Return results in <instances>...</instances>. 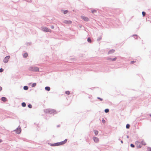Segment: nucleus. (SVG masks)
Here are the masks:
<instances>
[{
	"instance_id": "1",
	"label": "nucleus",
	"mask_w": 151,
	"mask_h": 151,
	"mask_svg": "<svg viewBox=\"0 0 151 151\" xmlns=\"http://www.w3.org/2000/svg\"><path fill=\"white\" fill-rule=\"evenodd\" d=\"M29 70L30 71L34 72L39 71V68L38 67L34 66H31L29 68Z\"/></svg>"
},
{
	"instance_id": "2",
	"label": "nucleus",
	"mask_w": 151,
	"mask_h": 151,
	"mask_svg": "<svg viewBox=\"0 0 151 151\" xmlns=\"http://www.w3.org/2000/svg\"><path fill=\"white\" fill-rule=\"evenodd\" d=\"M45 112L46 113H48L50 114L53 113L55 114V113H56V111L53 109H47L45 111Z\"/></svg>"
},
{
	"instance_id": "3",
	"label": "nucleus",
	"mask_w": 151,
	"mask_h": 151,
	"mask_svg": "<svg viewBox=\"0 0 151 151\" xmlns=\"http://www.w3.org/2000/svg\"><path fill=\"white\" fill-rule=\"evenodd\" d=\"M21 130L20 127L19 126L16 129L14 130V131H15L16 133L17 134H19L21 133Z\"/></svg>"
},
{
	"instance_id": "4",
	"label": "nucleus",
	"mask_w": 151,
	"mask_h": 151,
	"mask_svg": "<svg viewBox=\"0 0 151 151\" xmlns=\"http://www.w3.org/2000/svg\"><path fill=\"white\" fill-rule=\"evenodd\" d=\"M43 31L47 32H51L52 30L50 29L47 27H43L42 28Z\"/></svg>"
},
{
	"instance_id": "5",
	"label": "nucleus",
	"mask_w": 151,
	"mask_h": 151,
	"mask_svg": "<svg viewBox=\"0 0 151 151\" xmlns=\"http://www.w3.org/2000/svg\"><path fill=\"white\" fill-rule=\"evenodd\" d=\"M10 56H7L5 57L3 60V62L5 63H6L8 61L9 59V58Z\"/></svg>"
},
{
	"instance_id": "6",
	"label": "nucleus",
	"mask_w": 151,
	"mask_h": 151,
	"mask_svg": "<svg viewBox=\"0 0 151 151\" xmlns=\"http://www.w3.org/2000/svg\"><path fill=\"white\" fill-rule=\"evenodd\" d=\"M135 144L136 147L138 148H140L141 147V146L140 144V142L138 141H137L135 142Z\"/></svg>"
},
{
	"instance_id": "7",
	"label": "nucleus",
	"mask_w": 151,
	"mask_h": 151,
	"mask_svg": "<svg viewBox=\"0 0 151 151\" xmlns=\"http://www.w3.org/2000/svg\"><path fill=\"white\" fill-rule=\"evenodd\" d=\"M50 145L52 146H56L60 145V142H58L53 144H50Z\"/></svg>"
},
{
	"instance_id": "8",
	"label": "nucleus",
	"mask_w": 151,
	"mask_h": 151,
	"mask_svg": "<svg viewBox=\"0 0 151 151\" xmlns=\"http://www.w3.org/2000/svg\"><path fill=\"white\" fill-rule=\"evenodd\" d=\"M81 18L82 19L86 22H88L89 20V19L88 18L84 17V16H81Z\"/></svg>"
},
{
	"instance_id": "9",
	"label": "nucleus",
	"mask_w": 151,
	"mask_h": 151,
	"mask_svg": "<svg viewBox=\"0 0 151 151\" xmlns=\"http://www.w3.org/2000/svg\"><path fill=\"white\" fill-rule=\"evenodd\" d=\"M67 140V139H65L64 141L60 142V145H62L65 144L66 143Z\"/></svg>"
},
{
	"instance_id": "10",
	"label": "nucleus",
	"mask_w": 151,
	"mask_h": 151,
	"mask_svg": "<svg viewBox=\"0 0 151 151\" xmlns=\"http://www.w3.org/2000/svg\"><path fill=\"white\" fill-rule=\"evenodd\" d=\"M93 140L96 143H98L99 142V139L97 137H94L93 138Z\"/></svg>"
},
{
	"instance_id": "11",
	"label": "nucleus",
	"mask_w": 151,
	"mask_h": 151,
	"mask_svg": "<svg viewBox=\"0 0 151 151\" xmlns=\"http://www.w3.org/2000/svg\"><path fill=\"white\" fill-rule=\"evenodd\" d=\"M117 59L116 57H115L114 58H111L109 57H108L107 58V60H111L112 61H115Z\"/></svg>"
},
{
	"instance_id": "12",
	"label": "nucleus",
	"mask_w": 151,
	"mask_h": 151,
	"mask_svg": "<svg viewBox=\"0 0 151 151\" xmlns=\"http://www.w3.org/2000/svg\"><path fill=\"white\" fill-rule=\"evenodd\" d=\"M115 52V50L114 49H112L110 50L108 52V54H110L113 53Z\"/></svg>"
},
{
	"instance_id": "13",
	"label": "nucleus",
	"mask_w": 151,
	"mask_h": 151,
	"mask_svg": "<svg viewBox=\"0 0 151 151\" xmlns=\"http://www.w3.org/2000/svg\"><path fill=\"white\" fill-rule=\"evenodd\" d=\"M1 100L2 101L5 102L7 101V99L4 97H2L1 98Z\"/></svg>"
},
{
	"instance_id": "14",
	"label": "nucleus",
	"mask_w": 151,
	"mask_h": 151,
	"mask_svg": "<svg viewBox=\"0 0 151 151\" xmlns=\"http://www.w3.org/2000/svg\"><path fill=\"white\" fill-rule=\"evenodd\" d=\"M64 23L67 24H70L72 23V22L71 21H67V20H65L64 22Z\"/></svg>"
},
{
	"instance_id": "15",
	"label": "nucleus",
	"mask_w": 151,
	"mask_h": 151,
	"mask_svg": "<svg viewBox=\"0 0 151 151\" xmlns=\"http://www.w3.org/2000/svg\"><path fill=\"white\" fill-rule=\"evenodd\" d=\"M45 89L46 91H49L50 90V87L46 86L45 87Z\"/></svg>"
},
{
	"instance_id": "16",
	"label": "nucleus",
	"mask_w": 151,
	"mask_h": 151,
	"mask_svg": "<svg viewBox=\"0 0 151 151\" xmlns=\"http://www.w3.org/2000/svg\"><path fill=\"white\" fill-rule=\"evenodd\" d=\"M28 56V54L27 53H25L23 55V57L26 58Z\"/></svg>"
},
{
	"instance_id": "17",
	"label": "nucleus",
	"mask_w": 151,
	"mask_h": 151,
	"mask_svg": "<svg viewBox=\"0 0 151 151\" xmlns=\"http://www.w3.org/2000/svg\"><path fill=\"white\" fill-rule=\"evenodd\" d=\"M133 36H134V38H135V39H137V38L139 37V38H140L139 37H138V36L137 35H133Z\"/></svg>"
},
{
	"instance_id": "18",
	"label": "nucleus",
	"mask_w": 151,
	"mask_h": 151,
	"mask_svg": "<svg viewBox=\"0 0 151 151\" xmlns=\"http://www.w3.org/2000/svg\"><path fill=\"white\" fill-rule=\"evenodd\" d=\"M93 132L95 133V134L96 135H97L98 134V133H99V132L98 131L95 130H94Z\"/></svg>"
},
{
	"instance_id": "19",
	"label": "nucleus",
	"mask_w": 151,
	"mask_h": 151,
	"mask_svg": "<svg viewBox=\"0 0 151 151\" xmlns=\"http://www.w3.org/2000/svg\"><path fill=\"white\" fill-rule=\"evenodd\" d=\"M87 41L88 42L91 43L92 42L91 40L90 37H88L87 39Z\"/></svg>"
},
{
	"instance_id": "20",
	"label": "nucleus",
	"mask_w": 151,
	"mask_h": 151,
	"mask_svg": "<svg viewBox=\"0 0 151 151\" xmlns=\"http://www.w3.org/2000/svg\"><path fill=\"white\" fill-rule=\"evenodd\" d=\"M22 106L23 107H25L26 106V104L25 102H22L21 104Z\"/></svg>"
},
{
	"instance_id": "21",
	"label": "nucleus",
	"mask_w": 151,
	"mask_h": 151,
	"mask_svg": "<svg viewBox=\"0 0 151 151\" xmlns=\"http://www.w3.org/2000/svg\"><path fill=\"white\" fill-rule=\"evenodd\" d=\"M23 89L25 90H27L28 89V87L27 86H24L23 87Z\"/></svg>"
},
{
	"instance_id": "22",
	"label": "nucleus",
	"mask_w": 151,
	"mask_h": 151,
	"mask_svg": "<svg viewBox=\"0 0 151 151\" xmlns=\"http://www.w3.org/2000/svg\"><path fill=\"white\" fill-rule=\"evenodd\" d=\"M130 127V125L129 124H126V128L127 129H129V128Z\"/></svg>"
},
{
	"instance_id": "23",
	"label": "nucleus",
	"mask_w": 151,
	"mask_h": 151,
	"mask_svg": "<svg viewBox=\"0 0 151 151\" xmlns=\"http://www.w3.org/2000/svg\"><path fill=\"white\" fill-rule=\"evenodd\" d=\"M104 111L106 113H108L109 111V109H105Z\"/></svg>"
},
{
	"instance_id": "24",
	"label": "nucleus",
	"mask_w": 151,
	"mask_h": 151,
	"mask_svg": "<svg viewBox=\"0 0 151 151\" xmlns=\"http://www.w3.org/2000/svg\"><path fill=\"white\" fill-rule=\"evenodd\" d=\"M102 39V37L101 36H99V37L97 39V40L98 41H100V40Z\"/></svg>"
},
{
	"instance_id": "25",
	"label": "nucleus",
	"mask_w": 151,
	"mask_h": 151,
	"mask_svg": "<svg viewBox=\"0 0 151 151\" xmlns=\"http://www.w3.org/2000/svg\"><path fill=\"white\" fill-rule=\"evenodd\" d=\"M96 12H97V11L96 10L93 9V10H91V12L93 14L96 13Z\"/></svg>"
},
{
	"instance_id": "26",
	"label": "nucleus",
	"mask_w": 151,
	"mask_h": 151,
	"mask_svg": "<svg viewBox=\"0 0 151 151\" xmlns=\"http://www.w3.org/2000/svg\"><path fill=\"white\" fill-rule=\"evenodd\" d=\"M36 84H37L35 83H33L32 85V87H35L36 85Z\"/></svg>"
},
{
	"instance_id": "27",
	"label": "nucleus",
	"mask_w": 151,
	"mask_h": 151,
	"mask_svg": "<svg viewBox=\"0 0 151 151\" xmlns=\"http://www.w3.org/2000/svg\"><path fill=\"white\" fill-rule=\"evenodd\" d=\"M141 143L142 145H146L145 143L143 141H141Z\"/></svg>"
},
{
	"instance_id": "28",
	"label": "nucleus",
	"mask_w": 151,
	"mask_h": 151,
	"mask_svg": "<svg viewBox=\"0 0 151 151\" xmlns=\"http://www.w3.org/2000/svg\"><path fill=\"white\" fill-rule=\"evenodd\" d=\"M65 93L67 95H69L70 93V91H66L65 92Z\"/></svg>"
},
{
	"instance_id": "29",
	"label": "nucleus",
	"mask_w": 151,
	"mask_h": 151,
	"mask_svg": "<svg viewBox=\"0 0 151 151\" xmlns=\"http://www.w3.org/2000/svg\"><path fill=\"white\" fill-rule=\"evenodd\" d=\"M27 106L29 108H31L32 107V105L30 104H29Z\"/></svg>"
},
{
	"instance_id": "30",
	"label": "nucleus",
	"mask_w": 151,
	"mask_h": 151,
	"mask_svg": "<svg viewBox=\"0 0 151 151\" xmlns=\"http://www.w3.org/2000/svg\"><path fill=\"white\" fill-rule=\"evenodd\" d=\"M142 16L143 17H144L146 14V13L144 11L142 12Z\"/></svg>"
},
{
	"instance_id": "31",
	"label": "nucleus",
	"mask_w": 151,
	"mask_h": 151,
	"mask_svg": "<svg viewBox=\"0 0 151 151\" xmlns=\"http://www.w3.org/2000/svg\"><path fill=\"white\" fill-rule=\"evenodd\" d=\"M68 11L67 10H65L64 11L63 14H66L68 12Z\"/></svg>"
},
{
	"instance_id": "32",
	"label": "nucleus",
	"mask_w": 151,
	"mask_h": 151,
	"mask_svg": "<svg viewBox=\"0 0 151 151\" xmlns=\"http://www.w3.org/2000/svg\"><path fill=\"white\" fill-rule=\"evenodd\" d=\"M130 145L132 147H135V145L133 144H131Z\"/></svg>"
},
{
	"instance_id": "33",
	"label": "nucleus",
	"mask_w": 151,
	"mask_h": 151,
	"mask_svg": "<svg viewBox=\"0 0 151 151\" xmlns=\"http://www.w3.org/2000/svg\"><path fill=\"white\" fill-rule=\"evenodd\" d=\"M97 99H99L101 101H103V99L99 97H97Z\"/></svg>"
},
{
	"instance_id": "34",
	"label": "nucleus",
	"mask_w": 151,
	"mask_h": 151,
	"mask_svg": "<svg viewBox=\"0 0 151 151\" xmlns=\"http://www.w3.org/2000/svg\"><path fill=\"white\" fill-rule=\"evenodd\" d=\"M136 62L135 61H132L131 62H130V64H133L134 63H135Z\"/></svg>"
},
{
	"instance_id": "35",
	"label": "nucleus",
	"mask_w": 151,
	"mask_h": 151,
	"mask_svg": "<svg viewBox=\"0 0 151 151\" xmlns=\"http://www.w3.org/2000/svg\"><path fill=\"white\" fill-rule=\"evenodd\" d=\"M148 151H151V147H148L147 148Z\"/></svg>"
},
{
	"instance_id": "36",
	"label": "nucleus",
	"mask_w": 151,
	"mask_h": 151,
	"mask_svg": "<svg viewBox=\"0 0 151 151\" xmlns=\"http://www.w3.org/2000/svg\"><path fill=\"white\" fill-rule=\"evenodd\" d=\"M4 70L2 68H1L0 69V72H2Z\"/></svg>"
},
{
	"instance_id": "37",
	"label": "nucleus",
	"mask_w": 151,
	"mask_h": 151,
	"mask_svg": "<svg viewBox=\"0 0 151 151\" xmlns=\"http://www.w3.org/2000/svg\"><path fill=\"white\" fill-rule=\"evenodd\" d=\"M102 123H103V124H104L106 122V121H105V120H104V119H102Z\"/></svg>"
},
{
	"instance_id": "38",
	"label": "nucleus",
	"mask_w": 151,
	"mask_h": 151,
	"mask_svg": "<svg viewBox=\"0 0 151 151\" xmlns=\"http://www.w3.org/2000/svg\"><path fill=\"white\" fill-rule=\"evenodd\" d=\"M50 27L52 29H53L54 28V27L53 25L51 26Z\"/></svg>"
},
{
	"instance_id": "39",
	"label": "nucleus",
	"mask_w": 151,
	"mask_h": 151,
	"mask_svg": "<svg viewBox=\"0 0 151 151\" xmlns=\"http://www.w3.org/2000/svg\"><path fill=\"white\" fill-rule=\"evenodd\" d=\"M2 88L0 86V91L2 90Z\"/></svg>"
},
{
	"instance_id": "40",
	"label": "nucleus",
	"mask_w": 151,
	"mask_h": 151,
	"mask_svg": "<svg viewBox=\"0 0 151 151\" xmlns=\"http://www.w3.org/2000/svg\"><path fill=\"white\" fill-rule=\"evenodd\" d=\"M2 142V139H0V143L1 142Z\"/></svg>"
},
{
	"instance_id": "41",
	"label": "nucleus",
	"mask_w": 151,
	"mask_h": 151,
	"mask_svg": "<svg viewBox=\"0 0 151 151\" xmlns=\"http://www.w3.org/2000/svg\"><path fill=\"white\" fill-rule=\"evenodd\" d=\"M60 125H58L57 127H60Z\"/></svg>"
},
{
	"instance_id": "42",
	"label": "nucleus",
	"mask_w": 151,
	"mask_h": 151,
	"mask_svg": "<svg viewBox=\"0 0 151 151\" xmlns=\"http://www.w3.org/2000/svg\"><path fill=\"white\" fill-rule=\"evenodd\" d=\"M121 142L122 143H123V141L122 140H121Z\"/></svg>"
},
{
	"instance_id": "43",
	"label": "nucleus",
	"mask_w": 151,
	"mask_h": 151,
	"mask_svg": "<svg viewBox=\"0 0 151 151\" xmlns=\"http://www.w3.org/2000/svg\"><path fill=\"white\" fill-rule=\"evenodd\" d=\"M127 138H129V136L128 135H127Z\"/></svg>"
},
{
	"instance_id": "44",
	"label": "nucleus",
	"mask_w": 151,
	"mask_h": 151,
	"mask_svg": "<svg viewBox=\"0 0 151 151\" xmlns=\"http://www.w3.org/2000/svg\"><path fill=\"white\" fill-rule=\"evenodd\" d=\"M150 116L151 117V114H150Z\"/></svg>"
},
{
	"instance_id": "45",
	"label": "nucleus",
	"mask_w": 151,
	"mask_h": 151,
	"mask_svg": "<svg viewBox=\"0 0 151 151\" xmlns=\"http://www.w3.org/2000/svg\"><path fill=\"white\" fill-rule=\"evenodd\" d=\"M120 140V138H119V140Z\"/></svg>"
},
{
	"instance_id": "46",
	"label": "nucleus",
	"mask_w": 151,
	"mask_h": 151,
	"mask_svg": "<svg viewBox=\"0 0 151 151\" xmlns=\"http://www.w3.org/2000/svg\"><path fill=\"white\" fill-rule=\"evenodd\" d=\"M28 44L30 45V44L29 43H28Z\"/></svg>"
},
{
	"instance_id": "47",
	"label": "nucleus",
	"mask_w": 151,
	"mask_h": 151,
	"mask_svg": "<svg viewBox=\"0 0 151 151\" xmlns=\"http://www.w3.org/2000/svg\"><path fill=\"white\" fill-rule=\"evenodd\" d=\"M28 44L30 45V44L29 43H28Z\"/></svg>"
}]
</instances>
